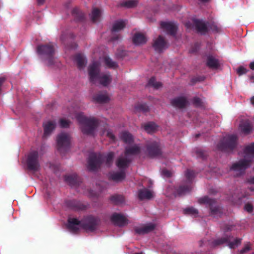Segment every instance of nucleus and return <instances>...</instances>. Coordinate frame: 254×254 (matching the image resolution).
<instances>
[{
  "instance_id": "57",
  "label": "nucleus",
  "mask_w": 254,
  "mask_h": 254,
  "mask_svg": "<svg viewBox=\"0 0 254 254\" xmlns=\"http://www.w3.org/2000/svg\"><path fill=\"white\" fill-rule=\"evenodd\" d=\"M76 119L77 121H79V115H76Z\"/></svg>"
},
{
  "instance_id": "54",
  "label": "nucleus",
  "mask_w": 254,
  "mask_h": 254,
  "mask_svg": "<svg viewBox=\"0 0 254 254\" xmlns=\"http://www.w3.org/2000/svg\"><path fill=\"white\" fill-rule=\"evenodd\" d=\"M251 103L252 105H254V96L251 98Z\"/></svg>"
},
{
  "instance_id": "7",
  "label": "nucleus",
  "mask_w": 254,
  "mask_h": 254,
  "mask_svg": "<svg viewBox=\"0 0 254 254\" xmlns=\"http://www.w3.org/2000/svg\"><path fill=\"white\" fill-rule=\"evenodd\" d=\"M26 164L28 169L33 172H37L40 169L39 153L37 151L33 150L29 153Z\"/></svg>"
},
{
  "instance_id": "28",
  "label": "nucleus",
  "mask_w": 254,
  "mask_h": 254,
  "mask_svg": "<svg viewBox=\"0 0 254 254\" xmlns=\"http://www.w3.org/2000/svg\"><path fill=\"white\" fill-rule=\"evenodd\" d=\"M66 206L70 209L78 211L79 210V203L75 200H67L65 201Z\"/></svg>"
},
{
  "instance_id": "35",
  "label": "nucleus",
  "mask_w": 254,
  "mask_h": 254,
  "mask_svg": "<svg viewBox=\"0 0 254 254\" xmlns=\"http://www.w3.org/2000/svg\"><path fill=\"white\" fill-rule=\"evenodd\" d=\"M137 4V1L136 0H128L122 2L121 5L127 8H132L135 6Z\"/></svg>"
},
{
  "instance_id": "3",
  "label": "nucleus",
  "mask_w": 254,
  "mask_h": 254,
  "mask_svg": "<svg viewBox=\"0 0 254 254\" xmlns=\"http://www.w3.org/2000/svg\"><path fill=\"white\" fill-rule=\"evenodd\" d=\"M100 64L98 62L93 63L89 67V74L90 80L94 82L97 79L99 83L104 85L107 86L111 81V76L108 73L99 74Z\"/></svg>"
},
{
  "instance_id": "29",
  "label": "nucleus",
  "mask_w": 254,
  "mask_h": 254,
  "mask_svg": "<svg viewBox=\"0 0 254 254\" xmlns=\"http://www.w3.org/2000/svg\"><path fill=\"white\" fill-rule=\"evenodd\" d=\"M206 64L208 66L211 68H217L219 66L218 61L212 56H208Z\"/></svg>"
},
{
  "instance_id": "45",
  "label": "nucleus",
  "mask_w": 254,
  "mask_h": 254,
  "mask_svg": "<svg viewBox=\"0 0 254 254\" xmlns=\"http://www.w3.org/2000/svg\"><path fill=\"white\" fill-rule=\"evenodd\" d=\"M245 209L248 212H251L253 210V206L251 203H247L245 206Z\"/></svg>"
},
{
  "instance_id": "8",
  "label": "nucleus",
  "mask_w": 254,
  "mask_h": 254,
  "mask_svg": "<svg viewBox=\"0 0 254 254\" xmlns=\"http://www.w3.org/2000/svg\"><path fill=\"white\" fill-rule=\"evenodd\" d=\"M195 25L198 31L201 34L206 33L209 28L214 32H218L220 31V27L216 23H212L207 25V24L202 20H196L195 21Z\"/></svg>"
},
{
  "instance_id": "15",
  "label": "nucleus",
  "mask_w": 254,
  "mask_h": 254,
  "mask_svg": "<svg viewBox=\"0 0 254 254\" xmlns=\"http://www.w3.org/2000/svg\"><path fill=\"white\" fill-rule=\"evenodd\" d=\"M153 47L156 51L161 52L167 48L168 44L163 37L159 36L154 40Z\"/></svg>"
},
{
  "instance_id": "18",
  "label": "nucleus",
  "mask_w": 254,
  "mask_h": 254,
  "mask_svg": "<svg viewBox=\"0 0 254 254\" xmlns=\"http://www.w3.org/2000/svg\"><path fill=\"white\" fill-rule=\"evenodd\" d=\"M160 26L163 29L171 35H174L177 29L176 24L172 22H161Z\"/></svg>"
},
{
  "instance_id": "40",
  "label": "nucleus",
  "mask_w": 254,
  "mask_h": 254,
  "mask_svg": "<svg viewBox=\"0 0 254 254\" xmlns=\"http://www.w3.org/2000/svg\"><path fill=\"white\" fill-rule=\"evenodd\" d=\"M114 154L113 152L109 153L105 157V161L107 165H110L113 161Z\"/></svg>"
},
{
  "instance_id": "4",
  "label": "nucleus",
  "mask_w": 254,
  "mask_h": 254,
  "mask_svg": "<svg viewBox=\"0 0 254 254\" xmlns=\"http://www.w3.org/2000/svg\"><path fill=\"white\" fill-rule=\"evenodd\" d=\"M140 152V147L137 145L128 146L126 148L124 156L120 157L116 162V165L120 169L127 168L130 161L129 156L137 155Z\"/></svg>"
},
{
  "instance_id": "16",
  "label": "nucleus",
  "mask_w": 254,
  "mask_h": 254,
  "mask_svg": "<svg viewBox=\"0 0 254 254\" xmlns=\"http://www.w3.org/2000/svg\"><path fill=\"white\" fill-rule=\"evenodd\" d=\"M237 137L234 134L226 136L223 141L224 148L233 149L237 144Z\"/></svg>"
},
{
  "instance_id": "59",
  "label": "nucleus",
  "mask_w": 254,
  "mask_h": 254,
  "mask_svg": "<svg viewBox=\"0 0 254 254\" xmlns=\"http://www.w3.org/2000/svg\"><path fill=\"white\" fill-rule=\"evenodd\" d=\"M82 127V125H80V127ZM83 128V127H82Z\"/></svg>"
},
{
  "instance_id": "33",
  "label": "nucleus",
  "mask_w": 254,
  "mask_h": 254,
  "mask_svg": "<svg viewBox=\"0 0 254 254\" xmlns=\"http://www.w3.org/2000/svg\"><path fill=\"white\" fill-rule=\"evenodd\" d=\"M78 176L77 175H71L64 177L65 181L70 186H74L77 182Z\"/></svg>"
},
{
  "instance_id": "14",
  "label": "nucleus",
  "mask_w": 254,
  "mask_h": 254,
  "mask_svg": "<svg viewBox=\"0 0 254 254\" xmlns=\"http://www.w3.org/2000/svg\"><path fill=\"white\" fill-rule=\"evenodd\" d=\"M241 240L240 239L236 238L233 241H231L230 237L219 239L214 241V245L217 246L227 242L228 246L230 249H235L241 244Z\"/></svg>"
},
{
  "instance_id": "49",
  "label": "nucleus",
  "mask_w": 254,
  "mask_h": 254,
  "mask_svg": "<svg viewBox=\"0 0 254 254\" xmlns=\"http://www.w3.org/2000/svg\"><path fill=\"white\" fill-rule=\"evenodd\" d=\"M107 135L111 139H114L115 136H114V135L113 134V133L112 132H111L110 131H108V133H107Z\"/></svg>"
},
{
  "instance_id": "6",
  "label": "nucleus",
  "mask_w": 254,
  "mask_h": 254,
  "mask_svg": "<svg viewBox=\"0 0 254 254\" xmlns=\"http://www.w3.org/2000/svg\"><path fill=\"white\" fill-rule=\"evenodd\" d=\"M57 149L61 154H64L70 149L71 137L65 132H61L58 134L56 139Z\"/></svg>"
},
{
  "instance_id": "19",
  "label": "nucleus",
  "mask_w": 254,
  "mask_h": 254,
  "mask_svg": "<svg viewBox=\"0 0 254 254\" xmlns=\"http://www.w3.org/2000/svg\"><path fill=\"white\" fill-rule=\"evenodd\" d=\"M147 149L148 155L151 157L157 156L161 153L160 149L157 142L154 141L148 144Z\"/></svg>"
},
{
  "instance_id": "36",
  "label": "nucleus",
  "mask_w": 254,
  "mask_h": 254,
  "mask_svg": "<svg viewBox=\"0 0 254 254\" xmlns=\"http://www.w3.org/2000/svg\"><path fill=\"white\" fill-rule=\"evenodd\" d=\"M104 61L105 64L111 68H116L117 67V64L116 63L113 62L110 58L107 57H105L104 58Z\"/></svg>"
},
{
  "instance_id": "39",
  "label": "nucleus",
  "mask_w": 254,
  "mask_h": 254,
  "mask_svg": "<svg viewBox=\"0 0 254 254\" xmlns=\"http://www.w3.org/2000/svg\"><path fill=\"white\" fill-rule=\"evenodd\" d=\"M72 16L74 18L75 20H79V10L78 7L74 8L71 11Z\"/></svg>"
},
{
  "instance_id": "44",
  "label": "nucleus",
  "mask_w": 254,
  "mask_h": 254,
  "mask_svg": "<svg viewBox=\"0 0 254 254\" xmlns=\"http://www.w3.org/2000/svg\"><path fill=\"white\" fill-rule=\"evenodd\" d=\"M161 174L163 176L165 177H170L172 176V172L167 170H163L162 171Z\"/></svg>"
},
{
  "instance_id": "43",
  "label": "nucleus",
  "mask_w": 254,
  "mask_h": 254,
  "mask_svg": "<svg viewBox=\"0 0 254 254\" xmlns=\"http://www.w3.org/2000/svg\"><path fill=\"white\" fill-rule=\"evenodd\" d=\"M73 60L77 67L79 68V53L76 54L73 58Z\"/></svg>"
},
{
  "instance_id": "26",
  "label": "nucleus",
  "mask_w": 254,
  "mask_h": 254,
  "mask_svg": "<svg viewBox=\"0 0 254 254\" xmlns=\"http://www.w3.org/2000/svg\"><path fill=\"white\" fill-rule=\"evenodd\" d=\"M241 131L245 134L249 133L252 130V126L248 120L242 121L239 125Z\"/></svg>"
},
{
  "instance_id": "2",
  "label": "nucleus",
  "mask_w": 254,
  "mask_h": 254,
  "mask_svg": "<svg viewBox=\"0 0 254 254\" xmlns=\"http://www.w3.org/2000/svg\"><path fill=\"white\" fill-rule=\"evenodd\" d=\"M55 49L51 43L38 45L37 47V53L41 56L43 61L46 62L48 66H51L55 64L56 58L55 55Z\"/></svg>"
},
{
  "instance_id": "25",
  "label": "nucleus",
  "mask_w": 254,
  "mask_h": 254,
  "mask_svg": "<svg viewBox=\"0 0 254 254\" xmlns=\"http://www.w3.org/2000/svg\"><path fill=\"white\" fill-rule=\"evenodd\" d=\"M126 177L125 172L124 171L121 172H113L110 175V178L115 182H120L123 181Z\"/></svg>"
},
{
  "instance_id": "42",
  "label": "nucleus",
  "mask_w": 254,
  "mask_h": 254,
  "mask_svg": "<svg viewBox=\"0 0 254 254\" xmlns=\"http://www.w3.org/2000/svg\"><path fill=\"white\" fill-rule=\"evenodd\" d=\"M247 71H248V69L242 66H240L237 69V72L239 74V75H242L244 74H245L247 72Z\"/></svg>"
},
{
  "instance_id": "46",
  "label": "nucleus",
  "mask_w": 254,
  "mask_h": 254,
  "mask_svg": "<svg viewBox=\"0 0 254 254\" xmlns=\"http://www.w3.org/2000/svg\"><path fill=\"white\" fill-rule=\"evenodd\" d=\"M121 199H122V197L120 196H118V195L113 196L111 197L112 201H113V202H114L115 203H117L119 202V201L121 200Z\"/></svg>"
},
{
  "instance_id": "31",
  "label": "nucleus",
  "mask_w": 254,
  "mask_h": 254,
  "mask_svg": "<svg viewBox=\"0 0 254 254\" xmlns=\"http://www.w3.org/2000/svg\"><path fill=\"white\" fill-rule=\"evenodd\" d=\"M101 10L98 8H94L90 14V17L93 22H96L100 20L101 16Z\"/></svg>"
},
{
  "instance_id": "47",
  "label": "nucleus",
  "mask_w": 254,
  "mask_h": 254,
  "mask_svg": "<svg viewBox=\"0 0 254 254\" xmlns=\"http://www.w3.org/2000/svg\"><path fill=\"white\" fill-rule=\"evenodd\" d=\"M251 249L250 245L247 244L245 247L240 251L241 254H244L249 251Z\"/></svg>"
},
{
  "instance_id": "37",
  "label": "nucleus",
  "mask_w": 254,
  "mask_h": 254,
  "mask_svg": "<svg viewBox=\"0 0 254 254\" xmlns=\"http://www.w3.org/2000/svg\"><path fill=\"white\" fill-rule=\"evenodd\" d=\"M185 214H188L196 217L198 215V210L193 207L187 208L184 210Z\"/></svg>"
},
{
  "instance_id": "21",
  "label": "nucleus",
  "mask_w": 254,
  "mask_h": 254,
  "mask_svg": "<svg viewBox=\"0 0 254 254\" xmlns=\"http://www.w3.org/2000/svg\"><path fill=\"white\" fill-rule=\"evenodd\" d=\"M154 192L152 190L145 188L138 191V197L140 200L150 199L154 197Z\"/></svg>"
},
{
  "instance_id": "20",
  "label": "nucleus",
  "mask_w": 254,
  "mask_h": 254,
  "mask_svg": "<svg viewBox=\"0 0 254 254\" xmlns=\"http://www.w3.org/2000/svg\"><path fill=\"white\" fill-rule=\"evenodd\" d=\"M112 221L116 225L122 226L127 223V219L120 214L115 213L111 217Z\"/></svg>"
},
{
  "instance_id": "12",
  "label": "nucleus",
  "mask_w": 254,
  "mask_h": 254,
  "mask_svg": "<svg viewBox=\"0 0 254 254\" xmlns=\"http://www.w3.org/2000/svg\"><path fill=\"white\" fill-rule=\"evenodd\" d=\"M66 227L71 233L78 234L79 232V220L69 215L67 220Z\"/></svg>"
},
{
  "instance_id": "10",
  "label": "nucleus",
  "mask_w": 254,
  "mask_h": 254,
  "mask_svg": "<svg viewBox=\"0 0 254 254\" xmlns=\"http://www.w3.org/2000/svg\"><path fill=\"white\" fill-rule=\"evenodd\" d=\"M99 220L92 216H88L80 221V227L82 226L87 231H93L99 224Z\"/></svg>"
},
{
  "instance_id": "55",
  "label": "nucleus",
  "mask_w": 254,
  "mask_h": 254,
  "mask_svg": "<svg viewBox=\"0 0 254 254\" xmlns=\"http://www.w3.org/2000/svg\"><path fill=\"white\" fill-rule=\"evenodd\" d=\"M80 21L81 20V19L84 17V14H82L81 12H80Z\"/></svg>"
},
{
  "instance_id": "51",
  "label": "nucleus",
  "mask_w": 254,
  "mask_h": 254,
  "mask_svg": "<svg viewBox=\"0 0 254 254\" xmlns=\"http://www.w3.org/2000/svg\"><path fill=\"white\" fill-rule=\"evenodd\" d=\"M250 67L251 69L254 70V62H251L250 63Z\"/></svg>"
},
{
  "instance_id": "53",
  "label": "nucleus",
  "mask_w": 254,
  "mask_h": 254,
  "mask_svg": "<svg viewBox=\"0 0 254 254\" xmlns=\"http://www.w3.org/2000/svg\"><path fill=\"white\" fill-rule=\"evenodd\" d=\"M194 102L196 103L197 104H198L200 103V100L198 98H195L194 99Z\"/></svg>"
},
{
  "instance_id": "52",
  "label": "nucleus",
  "mask_w": 254,
  "mask_h": 254,
  "mask_svg": "<svg viewBox=\"0 0 254 254\" xmlns=\"http://www.w3.org/2000/svg\"><path fill=\"white\" fill-rule=\"evenodd\" d=\"M249 182L251 183V184H254V177L250 178L249 180Z\"/></svg>"
},
{
  "instance_id": "34",
  "label": "nucleus",
  "mask_w": 254,
  "mask_h": 254,
  "mask_svg": "<svg viewBox=\"0 0 254 254\" xmlns=\"http://www.w3.org/2000/svg\"><path fill=\"white\" fill-rule=\"evenodd\" d=\"M121 139L127 144H130L133 141L132 135L128 132L124 131L121 134Z\"/></svg>"
},
{
  "instance_id": "56",
  "label": "nucleus",
  "mask_w": 254,
  "mask_h": 254,
  "mask_svg": "<svg viewBox=\"0 0 254 254\" xmlns=\"http://www.w3.org/2000/svg\"><path fill=\"white\" fill-rule=\"evenodd\" d=\"M61 40H62L63 42H64V35H62L61 36Z\"/></svg>"
},
{
  "instance_id": "24",
  "label": "nucleus",
  "mask_w": 254,
  "mask_h": 254,
  "mask_svg": "<svg viewBox=\"0 0 254 254\" xmlns=\"http://www.w3.org/2000/svg\"><path fill=\"white\" fill-rule=\"evenodd\" d=\"M56 125L54 122L48 121L43 124L44 134V137H46L50 135L51 132L55 129Z\"/></svg>"
},
{
  "instance_id": "22",
  "label": "nucleus",
  "mask_w": 254,
  "mask_h": 254,
  "mask_svg": "<svg viewBox=\"0 0 254 254\" xmlns=\"http://www.w3.org/2000/svg\"><path fill=\"white\" fill-rule=\"evenodd\" d=\"M146 36L143 33H137L132 37V41L135 45L145 44L147 41Z\"/></svg>"
},
{
  "instance_id": "17",
  "label": "nucleus",
  "mask_w": 254,
  "mask_h": 254,
  "mask_svg": "<svg viewBox=\"0 0 254 254\" xmlns=\"http://www.w3.org/2000/svg\"><path fill=\"white\" fill-rule=\"evenodd\" d=\"M155 225L153 223H148L146 224L137 226L134 230L136 234L138 235H143L152 231L155 228Z\"/></svg>"
},
{
  "instance_id": "23",
  "label": "nucleus",
  "mask_w": 254,
  "mask_h": 254,
  "mask_svg": "<svg viewBox=\"0 0 254 254\" xmlns=\"http://www.w3.org/2000/svg\"><path fill=\"white\" fill-rule=\"evenodd\" d=\"M171 103L173 106L179 108H184L188 104L187 99L184 97L174 98L171 100Z\"/></svg>"
},
{
  "instance_id": "58",
  "label": "nucleus",
  "mask_w": 254,
  "mask_h": 254,
  "mask_svg": "<svg viewBox=\"0 0 254 254\" xmlns=\"http://www.w3.org/2000/svg\"><path fill=\"white\" fill-rule=\"evenodd\" d=\"M142 110H143V111L145 112L147 110V109H142Z\"/></svg>"
},
{
  "instance_id": "32",
  "label": "nucleus",
  "mask_w": 254,
  "mask_h": 254,
  "mask_svg": "<svg viewBox=\"0 0 254 254\" xmlns=\"http://www.w3.org/2000/svg\"><path fill=\"white\" fill-rule=\"evenodd\" d=\"M126 25L125 21L122 20L116 21L112 27V32H116L123 29Z\"/></svg>"
},
{
  "instance_id": "5",
  "label": "nucleus",
  "mask_w": 254,
  "mask_h": 254,
  "mask_svg": "<svg viewBox=\"0 0 254 254\" xmlns=\"http://www.w3.org/2000/svg\"><path fill=\"white\" fill-rule=\"evenodd\" d=\"M80 121L83 132L88 135H94L98 127L97 121L94 118H89L81 113Z\"/></svg>"
},
{
  "instance_id": "41",
  "label": "nucleus",
  "mask_w": 254,
  "mask_h": 254,
  "mask_svg": "<svg viewBox=\"0 0 254 254\" xmlns=\"http://www.w3.org/2000/svg\"><path fill=\"white\" fill-rule=\"evenodd\" d=\"M60 126L62 128L69 127L70 122L68 120L62 119L60 120Z\"/></svg>"
},
{
  "instance_id": "38",
  "label": "nucleus",
  "mask_w": 254,
  "mask_h": 254,
  "mask_svg": "<svg viewBox=\"0 0 254 254\" xmlns=\"http://www.w3.org/2000/svg\"><path fill=\"white\" fill-rule=\"evenodd\" d=\"M148 85L157 89L161 86V84L160 82H157L154 77L150 79L148 81Z\"/></svg>"
},
{
  "instance_id": "30",
  "label": "nucleus",
  "mask_w": 254,
  "mask_h": 254,
  "mask_svg": "<svg viewBox=\"0 0 254 254\" xmlns=\"http://www.w3.org/2000/svg\"><path fill=\"white\" fill-rule=\"evenodd\" d=\"M94 100L98 103H105L109 101L110 98L106 93H99L94 97Z\"/></svg>"
},
{
  "instance_id": "50",
  "label": "nucleus",
  "mask_w": 254,
  "mask_h": 254,
  "mask_svg": "<svg viewBox=\"0 0 254 254\" xmlns=\"http://www.w3.org/2000/svg\"><path fill=\"white\" fill-rule=\"evenodd\" d=\"M45 0H37V2L38 5H41L44 3Z\"/></svg>"
},
{
  "instance_id": "11",
  "label": "nucleus",
  "mask_w": 254,
  "mask_h": 254,
  "mask_svg": "<svg viewBox=\"0 0 254 254\" xmlns=\"http://www.w3.org/2000/svg\"><path fill=\"white\" fill-rule=\"evenodd\" d=\"M102 158L101 155L91 154L88 161V168L90 171H95L100 167Z\"/></svg>"
},
{
  "instance_id": "13",
  "label": "nucleus",
  "mask_w": 254,
  "mask_h": 254,
  "mask_svg": "<svg viewBox=\"0 0 254 254\" xmlns=\"http://www.w3.org/2000/svg\"><path fill=\"white\" fill-rule=\"evenodd\" d=\"M198 202L200 203H205L209 205L210 206L211 215L214 216H218L220 214V210L215 205V201L214 199H210L207 196H204L199 198Z\"/></svg>"
},
{
  "instance_id": "1",
  "label": "nucleus",
  "mask_w": 254,
  "mask_h": 254,
  "mask_svg": "<svg viewBox=\"0 0 254 254\" xmlns=\"http://www.w3.org/2000/svg\"><path fill=\"white\" fill-rule=\"evenodd\" d=\"M244 154V158L234 163L231 168L237 176L241 175L250 166L254 156V143L246 147Z\"/></svg>"
},
{
  "instance_id": "27",
  "label": "nucleus",
  "mask_w": 254,
  "mask_h": 254,
  "mask_svg": "<svg viewBox=\"0 0 254 254\" xmlns=\"http://www.w3.org/2000/svg\"><path fill=\"white\" fill-rule=\"evenodd\" d=\"M142 127L146 132L151 133L157 130L158 126L154 123L149 122L143 125Z\"/></svg>"
},
{
  "instance_id": "9",
  "label": "nucleus",
  "mask_w": 254,
  "mask_h": 254,
  "mask_svg": "<svg viewBox=\"0 0 254 254\" xmlns=\"http://www.w3.org/2000/svg\"><path fill=\"white\" fill-rule=\"evenodd\" d=\"M185 176L188 181L187 184L181 186L177 190V194L180 196L185 195L190 191L191 188L190 183L194 177V172L188 170L186 171Z\"/></svg>"
},
{
  "instance_id": "48",
  "label": "nucleus",
  "mask_w": 254,
  "mask_h": 254,
  "mask_svg": "<svg viewBox=\"0 0 254 254\" xmlns=\"http://www.w3.org/2000/svg\"><path fill=\"white\" fill-rule=\"evenodd\" d=\"M80 68L85 65L87 63L86 59L80 54Z\"/></svg>"
}]
</instances>
